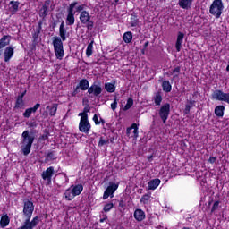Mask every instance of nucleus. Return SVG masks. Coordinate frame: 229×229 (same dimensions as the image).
<instances>
[{
    "mask_svg": "<svg viewBox=\"0 0 229 229\" xmlns=\"http://www.w3.org/2000/svg\"><path fill=\"white\" fill-rule=\"evenodd\" d=\"M35 210V205L31 202V200H24L23 201V216L25 217V221L21 227L18 229H34L35 226L38 225L40 221L38 216L34 217L31 220V216H33V211ZM31 220V222H30Z\"/></svg>",
    "mask_w": 229,
    "mask_h": 229,
    "instance_id": "f257e3e1",
    "label": "nucleus"
},
{
    "mask_svg": "<svg viewBox=\"0 0 229 229\" xmlns=\"http://www.w3.org/2000/svg\"><path fill=\"white\" fill-rule=\"evenodd\" d=\"M21 152L25 157H28V155L31 153V146H33V142H35V135L33 132H30V131H24L21 134Z\"/></svg>",
    "mask_w": 229,
    "mask_h": 229,
    "instance_id": "f03ea898",
    "label": "nucleus"
},
{
    "mask_svg": "<svg viewBox=\"0 0 229 229\" xmlns=\"http://www.w3.org/2000/svg\"><path fill=\"white\" fill-rule=\"evenodd\" d=\"M55 55L57 60H62L64 58V42H62V38L60 37H54L52 41Z\"/></svg>",
    "mask_w": 229,
    "mask_h": 229,
    "instance_id": "7ed1b4c3",
    "label": "nucleus"
},
{
    "mask_svg": "<svg viewBox=\"0 0 229 229\" xmlns=\"http://www.w3.org/2000/svg\"><path fill=\"white\" fill-rule=\"evenodd\" d=\"M83 192V185L77 184L75 186H71L70 189L66 190L64 192L65 199H68V201H72L73 198H76V196H80Z\"/></svg>",
    "mask_w": 229,
    "mask_h": 229,
    "instance_id": "20e7f679",
    "label": "nucleus"
},
{
    "mask_svg": "<svg viewBox=\"0 0 229 229\" xmlns=\"http://www.w3.org/2000/svg\"><path fill=\"white\" fill-rule=\"evenodd\" d=\"M223 8H225V6L223 5L222 0H214L210 5L209 13L214 15L216 19H219L221 13H223Z\"/></svg>",
    "mask_w": 229,
    "mask_h": 229,
    "instance_id": "39448f33",
    "label": "nucleus"
},
{
    "mask_svg": "<svg viewBox=\"0 0 229 229\" xmlns=\"http://www.w3.org/2000/svg\"><path fill=\"white\" fill-rule=\"evenodd\" d=\"M169 114H171V104L165 103L159 109V117L163 121V123H167L169 119Z\"/></svg>",
    "mask_w": 229,
    "mask_h": 229,
    "instance_id": "423d86ee",
    "label": "nucleus"
},
{
    "mask_svg": "<svg viewBox=\"0 0 229 229\" xmlns=\"http://www.w3.org/2000/svg\"><path fill=\"white\" fill-rule=\"evenodd\" d=\"M76 4H78V2H73L68 8V15L66 18V24L68 26H72V24H74V7Z\"/></svg>",
    "mask_w": 229,
    "mask_h": 229,
    "instance_id": "0eeeda50",
    "label": "nucleus"
},
{
    "mask_svg": "<svg viewBox=\"0 0 229 229\" xmlns=\"http://www.w3.org/2000/svg\"><path fill=\"white\" fill-rule=\"evenodd\" d=\"M79 130L82 133H89L90 131V123L89 122V118H81L79 123Z\"/></svg>",
    "mask_w": 229,
    "mask_h": 229,
    "instance_id": "6e6552de",
    "label": "nucleus"
},
{
    "mask_svg": "<svg viewBox=\"0 0 229 229\" xmlns=\"http://www.w3.org/2000/svg\"><path fill=\"white\" fill-rule=\"evenodd\" d=\"M89 88L90 87H89V81L87 79H82L80 81L79 84L72 92V96H76V94H79L80 89L81 90H89Z\"/></svg>",
    "mask_w": 229,
    "mask_h": 229,
    "instance_id": "1a4fd4ad",
    "label": "nucleus"
},
{
    "mask_svg": "<svg viewBox=\"0 0 229 229\" xmlns=\"http://www.w3.org/2000/svg\"><path fill=\"white\" fill-rule=\"evenodd\" d=\"M119 185L115 184V183H112L110 184L106 190L104 192L103 195V199H108V197H112L114 198V192H115V191H117Z\"/></svg>",
    "mask_w": 229,
    "mask_h": 229,
    "instance_id": "9d476101",
    "label": "nucleus"
},
{
    "mask_svg": "<svg viewBox=\"0 0 229 229\" xmlns=\"http://www.w3.org/2000/svg\"><path fill=\"white\" fill-rule=\"evenodd\" d=\"M103 92V88L100 85H98V82H94L89 89L88 93L93 94L96 98Z\"/></svg>",
    "mask_w": 229,
    "mask_h": 229,
    "instance_id": "9b49d317",
    "label": "nucleus"
},
{
    "mask_svg": "<svg viewBox=\"0 0 229 229\" xmlns=\"http://www.w3.org/2000/svg\"><path fill=\"white\" fill-rule=\"evenodd\" d=\"M185 38V34L183 32H178L177 39L175 43V49L178 53L182 51V47H183V38Z\"/></svg>",
    "mask_w": 229,
    "mask_h": 229,
    "instance_id": "f8f14e48",
    "label": "nucleus"
},
{
    "mask_svg": "<svg viewBox=\"0 0 229 229\" xmlns=\"http://www.w3.org/2000/svg\"><path fill=\"white\" fill-rule=\"evenodd\" d=\"M54 175H55V168L53 166L48 167L41 174L43 180H47V182H51V178H53Z\"/></svg>",
    "mask_w": 229,
    "mask_h": 229,
    "instance_id": "ddd939ff",
    "label": "nucleus"
},
{
    "mask_svg": "<svg viewBox=\"0 0 229 229\" xmlns=\"http://www.w3.org/2000/svg\"><path fill=\"white\" fill-rule=\"evenodd\" d=\"M59 35L63 42H65L67 40L69 33L67 32V29H65V22L64 21L61 22V25L59 27Z\"/></svg>",
    "mask_w": 229,
    "mask_h": 229,
    "instance_id": "4468645a",
    "label": "nucleus"
},
{
    "mask_svg": "<svg viewBox=\"0 0 229 229\" xmlns=\"http://www.w3.org/2000/svg\"><path fill=\"white\" fill-rule=\"evenodd\" d=\"M39 108L40 104H36L33 107L26 109L23 113V117H25L26 119H30V117H31V114H35V112H37V110Z\"/></svg>",
    "mask_w": 229,
    "mask_h": 229,
    "instance_id": "2eb2a0df",
    "label": "nucleus"
},
{
    "mask_svg": "<svg viewBox=\"0 0 229 229\" xmlns=\"http://www.w3.org/2000/svg\"><path fill=\"white\" fill-rule=\"evenodd\" d=\"M131 130H133V134L131 135ZM127 135L130 137H133V139H137L139 137V126H137V123H132L131 127L127 128Z\"/></svg>",
    "mask_w": 229,
    "mask_h": 229,
    "instance_id": "dca6fc26",
    "label": "nucleus"
},
{
    "mask_svg": "<svg viewBox=\"0 0 229 229\" xmlns=\"http://www.w3.org/2000/svg\"><path fill=\"white\" fill-rule=\"evenodd\" d=\"M134 219L140 223V221H144V219H146V213H144L142 209H136L134 211Z\"/></svg>",
    "mask_w": 229,
    "mask_h": 229,
    "instance_id": "f3484780",
    "label": "nucleus"
},
{
    "mask_svg": "<svg viewBox=\"0 0 229 229\" xmlns=\"http://www.w3.org/2000/svg\"><path fill=\"white\" fill-rule=\"evenodd\" d=\"M160 179H153L148 182V191H155L160 185Z\"/></svg>",
    "mask_w": 229,
    "mask_h": 229,
    "instance_id": "a211bd4d",
    "label": "nucleus"
},
{
    "mask_svg": "<svg viewBox=\"0 0 229 229\" xmlns=\"http://www.w3.org/2000/svg\"><path fill=\"white\" fill-rule=\"evenodd\" d=\"M4 62H10L12 56H13V48L12 47H7L4 53Z\"/></svg>",
    "mask_w": 229,
    "mask_h": 229,
    "instance_id": "6ab92c4d",
    "label": "nucleus"
},
{
    "mask_svg": "<svg viewBox=\"0 0 229 229\" xmlns=\"http://www.w3.org/2000/svg\"><path fill=\"white\" fill-rule=\"evenodd\" d=\"M80 20L82 24H87L90 21V14H89V12L82 11L80 15Z\"/></svg>",
    "mask_w": 229,
    "mask_h": 229,
    "instance_id": "aec40b11",
    "label": "nucleus"
},
{
    "mask_svg": "<svg viewBox=\"0 0 229 229\" xmlns=\"http://www.w3.org/2000/svg\"><path fill=\"white\" fill-rule=\"evenodd\" d=\"M223 96H225V92L220 89H216L212 94L213 99H216V101H222Z\"/></svg>",
    "mask_w": 229,
    "mask_h": 229,
    "instance_id": "412c9836",
    "label": "nucleus"
},
{
    "mask_svg": "<svg viewBox=\"0 0 229 229\" xmlns=\"http://www.w3.org/2000/svg\"><path fill=\"white\" fill-rule=\"evenodd\" d=\"M47 110H48L49 115L51 117H55V115H56V110H58V104H53L52 106H47Z\"/></svg>",
    "mask_w": 229,
    "mask_h": 229,
    "instance_id": "4be33fe9",
    "label": "nucleus"
},
{
    "mask_svg": "<svg viewBox=\"0 0 229 229\" xmlns=\"http://www.w3.org/2000/svg\"><path fill=\"white\" fill-rule=\"evenodd\" d=\"M8 44H10V40H8V36H4L0 39V56L2 55L3 48L6 47V46H8Z\"/></svg>",
    "mask_w": 229,
    "mask_h": 229,
    "instance_id": "5701e85b",
    "label": "nucleus"
},
{
    "mask_svg": "<svg viewBox=\"0 0 229 229\" xmlns=\"http://www.w3.org/2000/svg\"><path fill=\"white\" fill-rule=\"evenodd\" d=\"M8 225H10V217H8V215H4L1 217L0 225L2 228H6Z\"/></svg>",
    "mask_w": 229,
    "mask_h": 229,
    "instance_id": "b1692460",
    "label": "nucleus"
},
{
    "mask_svg": "<svg viewBox=\"0 0 229 229\" xmlns=\"http://www.w3.org/2000/svg\"><path fill=\"white\" fill-rule=\"evenodd\" d=\"M192 4V0H179V6L187 10Z\"/></svg>",
    "mask_w": 229,
    "mask_h": 229,
    "instance_id": "393cba45",
    "label": "nucleus"
},
{
    "mask_svg": "<svg viewBox=\"0 0 229 229\" xmlns=\"http://www.w3.org/2000/svg\"><path fill=\"white\" fill-rule=\"evenodd\" d=\"M162 89L164 90V92H171V90H173V86H171V82H169V81H164L162 82Z\"/></svg>",
    "mask_w": 229,
    "mask_h": 229,
    "instance_id": "a878e982",
    "label": "nucleus"
},
{
    "mask_svg": "<svg viewBox=\"0 0 229 229\" xmlns=\"http://www.w3.org/2000/svg\"><path fill=\"white\" fill-rule=\"evenodd\" d=\"M215 115H216V117H223V115H225V106H217L215 108Z\"/></svg>",
    "mask_w": 229,
    "mask_h": 229,
    "instance_id": "bb28decb",
    "label": "nucleus"
},
{
    "mask_svg": "<svg viewBox=\"0 0 229 229\" xmlns=\"http://www.w3.org/2000/svg\"><path fill=\"white\" fill-rule=\"evenodd\" d=\"M123 41L125 44H130L131 40H133V34L131 31L125 32L123 37Z\"/></svg>",
    "mask_w": 229,
    "mask_h": 229,
    "instance_id": "cd10ccee",
    "label": "nucleus"
},
{
    "mask_svg": "<svg viewBox=\"0 0 229 229\" xmlns=\"http://www.w3.org/2000/svg\"><path fill=\"white\" fill-rule=\"evenodd\" d=\"M10 4V10L11 12H13V13H15V12H18L19 10V4H21V3L17 2V1H11L9 3Z\"/></svg>",
    "mask_w": 229,
    "mask_h": 229,
    "instance_id": "c85d7f7f",
    "label": "nucleus"
},
{
    "mask_svg": "<svg viewBox=\"0 0 229 229\" xmlns=\"http://www.w3.org/2000/svg\"><path fill=\"white\" fill-rule=\"evenodd\" d=\"M194 106V101H188L187 104L185 105L184 108V114H191V108Z\"/></svg>",
    "mask_w": 229,
    "mask_h": 229,
    "instance_id": "c756f323",
    "label": "nucleus"
},
{
    "mask_svg": "<svg viewBox=\"0 0 229 229\" xmlns=\"http://www.w3.org/2000/svg\"><path fill=\"white\" fill-rule=\"evenodd\" d=\"M154 102L156 106H160L162 103V95L160 94V92L157 93L156 96L154 97Z\"/></svg>",
    "mask_w": 229,
    "mask_h": 229,
    "instance_id": "7c9ffc66",
    "label": "nucleus"
},
{
    "mask_svg": "<svg viewBox=\"0 0 229 229\" xmlns=\"http://www.w3.org/2000/svg\"><path fill=\"white\" fill-rule=\"evenodd\" d=\"M105 89H106V92H109L111 94H112V92H115V85H114L113 83H106Z\"/></svg>",
    "mask_w": 229,
    "mask_h": 229,
    "instance_id": "2f4dec72",
    "label": "nucleus"
},
{
    "mask_svg": "<svg viewBox=\"0 0 229 229\" xmlns=\"http://www.w3.org/2000/svg\"><path fill=\"white\" fill-rule=\"evenodd\" d=\"M89 112H90V107L86 106V107H84L83 112L79 114V116H80L81 118L89 119V114H88Z\"/></svg>",
    "mask_w": 229,
    "mask_h": 229,
    "instance_id": "473e14b6",
    "label": "nucleus"
},
{
    "mask_svg": "<svg viewBox=\"0 0 229 229\" xmlns=\"http://www.w3.org/2000/svg\"><path fill=\"white\" fill-rule=\"evenodd\" d=\"M94 41H91L89 45H88V47H87V50H86V55L88 56V57H90V56H92V49L94 48Z\"/></svg>",
    "mask_w": 229,
    "mask_h": 229,
    "instance_id": "72a5a7b5",
    "label": "nucleus"
},
{
    "mask_svg": "<svg viewBox=\"0 0 229 229\" xmlns=\"http://www.w3.org/2000/svg\"><path fill=\"white\" fill-rule=\"evenodd\" d=\"M182 71V68L180 66L175 67L172 72L171 74H174V80L178 78L180 76V72Z\"/></svg>",
    "mask_w": 229,
    "mask_h": 229,
    "instance_id": "f704fd0d",
    "label": "nucleus"
},
{
    "mask_svg": "<svg viewBox=\"0 0 229 229\" xmlns=\"http://www.w3.org/2000/svg\"><path fill=\"white\" fill-rule=\"evenodd\" d=\"M131 106H133V98H129L123 110H130Z\"/></svg>",
    "mask_w": 229,
    "mask_h": 229,
    "instance_id": "c9c22d12",
    "label": "nucleus"
},
{
    "mask_svg": "<svg viewBox=\"0 0 229 229\" xmlns=\"http://www.w3.org/2000/svg\"><path fill=\"white\" fill-rule=\"evenodd\" d=\"M47 15V5H43L39 11V16L44 19Z\"/></svg>",
    "mask_w": 229,
    "mask_h": 229,
    "instance_id": "e433bc0d",
    "label": "nucleus"
},
{
    "mask_svg": "<svg viewBox=\"0 0 229 229\" xmlns=\"http://www.w3.org/2000/svg\"><path fill=\"white\" fill-rule=\"evenodd\" d=\"M22 106H24V100L17 97L15 108H22Z\"/></svg>",
    "mask_w": 229,
    "mask_h": 229,
    "instance_id": "4c0bfd02",
    "label": "nucleus"
},
{
    "mask_svg": "<svg viewBox=\"0 0 229 229\" xmlns=\"http://www.w3.org/2000/svg\"><path fill=\"white\" fill-rule=\"evenodd\" d=\"M47 160L49 162L51 160H55L56 157L55 156V152H49L46 156Z\"/></svg>",
    "mask_w": 229,
    "mask_h": 229,
    "instance_id": "58836bf2",
    "label": "nucleus"
},
{
    "mask_svg": "<svg viewBox=\"0 0 229 229\" xmlns=\"http://www.w3.org/2000/svg\"><path fill=\"white\" fill-rule=\"evenodd\" d=\"M114 208V203H108L104 206V212H110V209Z\"/></svg>",
    "mask_w": 229,
    "mask_h": 229,
    "instance_id": "ea45409f",
    "label": "nucleus"
},
{
    "mask_svg": "<svg viewBox=\"0 0 229 229\" xmlns=\"http://www.w3.org/2000/svg\"><path fill=\"white\" fill-rule=\"evenodd\" d=\"M150 198H151V196H149L148 194L143 195L141 199H140V202L146 204V203H148V201H149Z\"/></svg>",
    "mask_w": 229,
    "mask_h": 229,
    "instance_id": "a19ab883",
    "label": "nucleus"
},
{
    "mask_svg": "<svg viewBox=\"0 0 229 229\" xmlns=\"http://www.w3.org/2000/svg\"><path fill=\"white\" fill-rule=\"evenodd\" d=\"M109 140H104L103 137L100 138L99 142H98V146L101 148L103 146H105V144H108Z\"/></svg>",
    "mask_w": 229,
    "mask_h": 229,
    "instance_id": "79ce46f5",
    "label": "nucleus"
},
{
    "mask_svg": "<svg viewBox=\"0 0 229 229\" xmlns=\"http://www.w3.org/2000/svg\"><path fill=\"white\" fill-rule=\"evenodd\" d=\"M221 101H224L225 103H228L229 105V93H224V96Z\"/></svg>",
    "mask_w": 229,
    "mask_h": 229,
    "instance_id": "37998d69",
    "label": "nucleus"
},
{
    "mask_svg": "<svg viewBox=\"0 0 229 229\" xmlns=\"http://www.w3.org/2000/svg\"><path fill=\"white\" fill-rule=\"evenodd\" d=\"M111 108L113 111H115V109L117 108V98H114V101L111 104Z\"/></svg>",
    "mask_w": 229,
    "mask_h": 229,
    "instance_id": "c03bdc74",
    "label": "nucleus"
},
{
    "mask_svg": "<svg viewBox=\"0 0 229 229\" xmlns=\"http://www.w3.org/2000/svg\"><path fill=\"white\" fill-rule=\"evenodd\" d=\"M219 208V201H216L211 208V212H214L215 210H217Z\"/></svg>",
    "mask_w": 229,
    "mask_h": 229,
    "instance_id": "a18cd8bd",
    "label": "nucleus"
},
{
    "mask_svg": "<svg viewBox=\"0 0 229 229\" xmlns=\"http://www.w3.org/2000/svg\"><path fill=\"white\" fill-rule=\"evenodd\" d=\"M38 35H40V27L37 30V31L33 34L34 40H37L38 38Z\"/></svg>",
    "mask_w": 229,
    "mask_h": 229,
    "instance_id": "49530a36",
    "label": "nucleus"
},
{
    "mask_svg": "<svg viewBox=\"0 0 229 229\" xmlns=\"http://www.w3.org/2000/svg\"><path fill=\"white\" fill-rule=\"evenodd\" d=\"M86 24H87L88 30H92V28H94V22L90 21V20Z\"/></svg>",
    "mask_w": 229,
    "mask_h": 229,
    "instance_id": "de8ad7c7",
    "label": "nucleus"
},
{
    "mask_svg": "<svg viewBox=\"0 0 229 229\" xmlns=\"http://www.w3.org/2000/svg\"><path fill=\"white\" fill-rule=\"evenodd\" d=\"M29 128H37V122L33 121V122H30L28 123Z\"/></svg>",
    "mask_w": 229,
    "mask_h": 229,
    "instance_id": "09e8293b",
    "label": "nucleus"
},
{
    "mask_svg": "<svg viewBox=\"0 0 229 229\" xmlns=\"http://www.w3.org/2000/svg\"><path fill=\"white\" fill-rule=\"evenodd\" d=\"M93 121L95 124H101V122H99V119L98 118V114H94Z\"/></svg>",
    "mask_w": 229,
    "mask_h": 229,
    "instance_id": "8fccbe9b",
    "label": "nucleus"
},
{
    "mask_svg": "<svg viewBox=\"0 0 229 229\" xmlns=\"http://www.w3.org/2000/svg\"><path fill=\"white\" fill-rule=\"evenodd\" d=\"M216 160H217L216 157H209L208 162H210V164H215Z\"/></svg>",
    "mask_w": 229,
    "mask_h": 229,
    "instance_id": "3c124183",
    "label": "nucleus"
},
{
    "mask_svg": "<svg viewBox=\"0 0 229 229\" xmlns=\"http://www.w3.org/2000/svg\"><path fill=\"white\" fill-rule=\"evenodd\" d=\"M83 8V5H79L76 7V12H82Z\"/></svg>",
    "mask_w": 229,
    "mask_h": 229,
    "instance_id": "603ef678",
    "label": "nucleus"
},
{
    "mask_svg": "<svg viewBox=\"0 0 229 229\" xmlns=\"http://www.w3.org/2000/svg\"><path fill=\"white\" fill-rule=\"evenodd\" d=\"M63 180H64L65 182H69V178L67 177V174H63Z\"/></svg>",
    "mask_w": 229,
    "mask_h": 229,
    "instance_id": "864d4df0",
    "label": "nucleus"
},
{
    "mask_svg": "<svg viewBox=\"0 0 229 229\" xmlns=\"http://www.w3.org/2000/svg\"><path fill=\"white\" fill-rule=\"evenodd\" d=\"M24 96H26V90L21 95H19L18 98H20L21 99H23Z\"/></svg>",
    "mask_w": 229,
    "mask_h": 229,
    "instance_id": "5fc2aeb1",
    "label": "nucleus"
},
{
    "mask_svg": "<svg viewBox=\"0 0 229 229\" xmlns=\"http://www.w3.org/2000/svg\"><path fill=\"white\" fill-rule=\"evenodd\" d=\"M137 22H138L137 20L132 21L131 26H133V27L137 26Z\"/></svg>",
    "mask_w": 229,
    "mask_h": 229,
    "instance_id": "6e6d98bb",
    "label": "nucleus"
},
{
    "mask_svg": "<svg viewBox=\"0 0 229 229\" xmlns=\"http://www.w3.org/2000/svg\"><path fill=\"white\" fill-rule=\"evenodd\" d=\"M148 46H149V41L145 42L144 47L146 48V47H148Z\"/></svg>",
    "mask_w": 229,
    "mask_h": 229,
    "instance_id": "4d7b16f0",
    "label": "nucleus"
},
{
    "mask_svg": "<svg viewBox=\"0 0 229 229\" xmlns=\"http://www.w3.org/2000/svg\"><path fill=\"white\" fill-rule=\"evenodd\" d=\"M99 123H101L102 124H105V120H104V119H102V118H100Z\"/></svg>",
    "mask_w": 229,
    "mask_h": 229,
    "instance_id": "13d9d810",
    "label": "nucleus"
},
{
    "mask_svg": "<svg viewBox=\"0 0 229 229\" xmlns=\"http://www.w3.org/2000/svg\"><path fill=\"white\" fill-rule=\"evenodd\" d=\"M106 218H101L100 223H104Z\"/></svg>",
    "mask_w": 229,
    "mask_h": 229,
    "instance_id": "bf43d9fd",
    "label": "nucleus"
},
{
    "mask_svg": "<svg viewBox=\"0 0 229 229\" xmlns=\"http://www.w3.org/2000/svg\"><path fill=\"white\" fill-rule=\"evenodd\" d=\"M165 74H167L168 76H173V74H171V72H166Z\"/></svg>",
    "mask_w": 229,
    "mask_h": 229,
    "instance_id": "052dcab7",
    "label": "nucleus"
},
{
    "mask_svg": "<svg viewBox=\"0 0 229 229\" xmlns=\"http://www.w3.org/2000/svg\"><path fill=\"white\" fill-rule=\"evenodd\" d=\"M226 71H229V64H228L227 67H226Z\"/></svg>",
    "mask_w": 229,
    "mask_h": 229,
    "instance_id": "680f3d73",
    "label": "nucleus"
}]
</instances>
